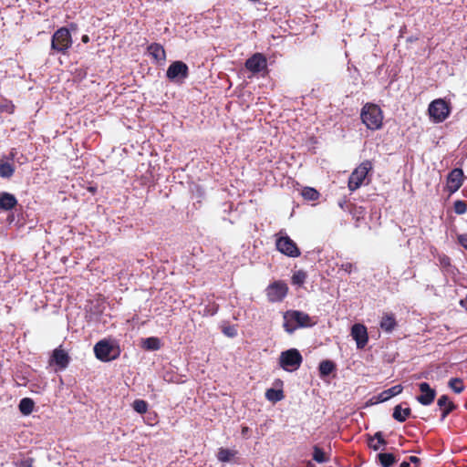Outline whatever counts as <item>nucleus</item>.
Returning <instances> with one entry per match:
<instances>
[{
	"label": "nucleus",
	"mask_w": 467,
	"mask_h": 467,
	"mask_svg": "<svg viewBox=\"0 0 467 467\" xmlns=\"http://www.w3.org/2000/svg\"><path fill=\"white\" fill-rule=\"evenodd\" d=\"M360 118L368 130H377L382 127L383 113L376 104L366 103L361 109Z\"/></svg>",
	"instance_id": "1"
},
{
	"label": "nucleus",
	"mask_w": 467,
	"mask_h": 467,
	"mask_svg": "<svg viewBox=\"0 0 467 467\" xmlns=\"http://www.w3.org/2000/svg\"><path fill=\"white\" fill-rule=\"evenodd\" d=\"M72 46V38L70 32L66 27H61L57 29L51 39V49L61 53L63 55L67 54V51Z\"/></svg>",
	"instance_id": "2"
},
{
	"label": "nucleus",
	"mask_w": 467,
	"mask_h": 467,
	"mask_svg": "<svg viewBox=\"0 0 467 467\" xmlns=\"http://www.w3.org/2000/svg\"><path fill=\"white\" fill-rule=\"evenodd\" d=\"M372 170V163L369 161H365L360 163L350 174L348 179V189L351 192L358 189L364 182L368 173Z\"/></svg>",
	"instance_id": "3"
},
{
	"label": "nucleus",
	"mask_w": 467,
	"mask_h": 467,
	"mask_svg": "<svg viewBox=\"0 0 467 467\" xmlns=\"http://www.w3.org/2000/svg\"><path fill=\"white\" fill-rule=\"evenodd\" d=\"M302 356L296 348L283 351L279 357V364L286 371L296 370L302 363Z\"/></svg>",
	"instance_id": "4"
},
{
	"label": "nucleus",
	"mask_w": 467,
	"mask_h": 467,
	"mask_svg": "<svg viewBox=\"0 0 467 467\" xmlns=\"http://www.w3.org/2000/svg\"><path fill=\"white\" fill-rule=\"evenodd\" d=\"M428 111L431 119L434 122L440 123L444 121L449 117L451 109L445 100L438 99L433 100L429 105Z\"/></svg>",
	"instance_id": "5"
},
{
	"label": "nucleus",
	"mask_w": 467,
	"mask_h": 467,
	"mask_svg": "<svg viewBox=\"0 0 467 467\" xmlns=\"http://www.w3.org/2000/svg\"><path fill=\"white\" fill-rule=\"evenodd\" d=\"M285 318L286 321L284 324V327L289 333H292L296 329L295 327H289L291 322H295L298 327H312L315 324L308 314L296 310L288 311L285 314Z\"/></svg>",
	"instance_id": "6"
},
{
	"label": "nucleus",
	"mask_w": 467,
	"mask_h": 467,
	"mask_svg": "<svg viewBox=\"0 0 467 467\" xmlns=\"http://www.w3.org/2000/svg\"><path fill=\"white\" fill-rule=\"evenodd\" d=\"M189 76L188 66L180 60L173 61L166 71L167 78L177 84H182Z\"/></svg>",
	"instance_id": "7"
},
{
	"label": "nucleus",
	"mask_w": 467,
	"mask_h": 467,
	"mask_svg": "<svg viewBox=\"0 0 467 467\" xmlns=\"http://www.w3.org/2000/svg\"><path fill=\"white\" fill-rule=\"evenodd\" d=\"M265 291L269 302H281L287 295L288 286L283 281H275L270 284Z\"/></svg>",
	"instance_id": "8"
},
{
	"label": "nucleus",
	"mask_w": 467,
	"mask_h": 467,
	"mask_svg": "<svg viewBox=\"0 0 467 467\" xmlns=\"http://www.w3.org/2000/svg\"><path fill=\"white\" fill-rule=\"evenodd\" d=\"M275 245L280 253L289 257H298L301 254L296 244L287 235L278 237Z\"/></svg>",
	"instance_id": "9"
},
{
	"label": "nucleus",
	"mask_w": 467,
	"mask_h": 467,
	"mask_svg": "<svg viewBox=\"0 0 467 467\" xmlns=\"http://www.w3.org/2000/svg\"><path fill=\"white\" fill-rule=\"evenodd\" d=\"M96 358L101 361H109L115 359L118 352L114 347L106 340L99 341L94 347Z\"/></svg>",
	"instance_id": "10"
},
{
	"label": "nucleus",
	"mask_w": 467,
	"mask_h": 467,
	"mask_svg": "<svg viewBox=\"0 0 467 467\" xmlns=\"http://www.w3.org/2000/svg\"><path fill=\"white\" fill-rule=\"evenodd\" d=\"M267 67L265 57L261 53H255L245 62V67L253 74L260 73Z\"/></svg>",
	"instance_id": "11"
},
{
	"label": "nucleus",
	"mask_w": 467,
	"mask_h": 467,
	"mask_svg": "<svg viewBox=\"0 0 467 467\" xmlns=\"http://www.w3.org/2000/svg\"><path fill=\"white\" fill-rule=\"evenodd\" d=\"M351 337L357 343V348H363L368 340L367 327L362 324H354L351 327Z\"/></svg>",
	"instance_id": "12"
},
{
	"label": "nucleus",
	"mask_w": 467,
	"mask_h": 467,
	"mask_svg": "<svg viewBox=\"0 0 467 467\" xmlns=\"http://www.w3.org/2000/svg\"><path fill=\"white\" fill-rule=\"evenodd\" d=\"M463 182V171L462 169L455 168L448 175L447 188L451 193L457 192Z\"/></svg>",
	"instance_id": "13"
},
{
	"label": "nucleus",
	"mask_w": 467,
	"mask_h": 467,
	"mask_svg": "<svg viewBox=\"0 0 467 467\" xmlns=\"http://www.w3.org/2000/svg\"><path fill=\"white\" fill-rule=\"evenodd\" d=\"M419 389L421 392L416 400L424 406L431 404L436 397L435 389H431L429 383L421 382L419 384Z\"/></svg>",
	"instance_id": "14"
},
{
	"label": "nucleus",
	"mask_w": 467,
	"mask_h": 467,
	"mask_svg": "<svg viewBox=\"0 0 467 467\" xmlns=\"http://www.w3.org/2000/svg\"><path fill=\"white\" fill-rule=\"evenodd\" d=\"M17 204L16 196L9 192L0 193V210L9 211L15 208Z\"/></svg>",
	"instance_id": "15"
},
{
	"label": "nucleus",
	"mask_w": 467,
	"mask_h": 467,
	"mask_svg": "<svg viewBox=\"0 0 467 467\" xmlns=\"http://www.w3.org/2000/svg\"><path fill=\"white\" fill-rule=\"evenodd\" d=\"M402 390H403V387L401 385H395V386L380 392L378 395L377 400L379 402H385V401L389 400V399H391L392 397H395V396L400 394L402 392Z\"/></svg>",
	"instance_id": "16"
},
{
	"label": "nucleus",
	"mask_w": 467,
	"mask_h": 467,
	"mask_svg": "<svg viewBox=\"0 0 467 467\" xmlns=\"http://www.w3.org/2000/svg\"><path fill=\"white\" fill-rule=\"evenodd\" d=\"M148 51L150 55L157 61V62H164L166 59V53L163 47L158 43L150 44L148 47Z\"/></svg>",
	"instance_id": "17"
},
{
	"label": "nucleus",
	"mask_w": 467,
	"mask_h": 467,
	"mask_svg": "<svg viewBox=\"0 0 467 467\" xmlns=\"http://www.w3.org/2000/svg\"><path fill=\"white\" fill-rule=\"evenodd\" d=\"M52 360L60 368H66L69 362V357L63 349L56 348L53 351Z\"/></svg>",
	"instance_id": "18"
},
{
	"label": "nucleus",
	"mask_w": 467,
	"mask_h": 467,
	"mask_svg": "<svg viewBox=\"0 0 467 467\" xmlns=\"http://www.w3.org/2000/svg\"><path fill=\"white\" fill-rule=\"evenodd\" d=\"M437 404L442 410L441 420H444L455 408L454 404L449 400V398L446 395L441 396Z\"/></svg>",
	"instance_id": "19"
},
{
	"label": "nucleus",
	"mask_w": 467,
	"mask_h": 467,
	"mask_svg": "<svg viewBox=\"0 0 467 467\" xmlns=\"http://www.w3.org/2000/svg\"><path fill=\"white\" fill-rule=\"evenodd\" d=\"M382 330L385 332L390 333L393 331L395 327L397 326L396 319L393 314H385L379 324Z\"/></svg>",
	"instance_id": "20"
},
{
	"label": "nucleus",
	"mask_w": 467,
	"mask_h": 467,
	"mask_svg": "<svg viewBox=\"0 0 467 467\" xmlns=\"http://www.w3.org/2000/svg\"><path fill=\"white\" fill-rule=\"evenodd\" d=\"M411 410L409 407L402 409L401 405H397L393 410V418L399 422H404L410 415Z\"/></svg>",
	"instance_id": "21"
},
{
	"label": "nucleus",
	"mask_w": 467,
	"mask_h": 467,
	"mask_svg": "<svg viewBox=\"0 0 467 467\" xmlns=\"http://www.w3.org/2000/svg\"><path fill=\"white\" fill-rule=\"evenodd\" d=\"M18 408L23 415L27 416L32 413L35 408V402L30 398H24L20 400Z\"/></svg>",
	"instance_id": "22"
},
{
	"label": "nucleus",
	"mask_w": 467,
	"mask_h": 467,
	"mask_svg": "<svg viewBox=\"0 0 467 467\" xmlns=\"http://www.w3.org/2000/svg\"><path fill=\"white\" fill-rule=\"evenodd\" d=\"M15 172L14 166L4 161H0V176L2 178H10Z\"/></svg>",
	"instance_id": "23"
},
{
	"label": "nucleus",
	"mask_w": 467,
	"mask_h": 467,
	"mask_svg": "<svg viewBox=\"0 0 467 467\" xmlns=\"http://www.w3.org/2000/svg\"><path fill=\"white\" fill-rule=\"evenodd\" d=\"M336 368L334 362L331 360H323L319 364L320 376H328Z\"/></svg>",
	"instance_id": "24"
},
{
	"label": "nucleus",
	"mask_w": 467,
	"mask_h": 467,
	"mask_svg": "<svg viewBox=\"0 0 467 467\" xmlns=\"http://www.w3.org/2000/svg\"><path fill=\"white\" fill-rule=\"evenodd\" d=\"M265 398L272 402H277L284 399V393L281 389H268L265 392Z\"/></svg>",
	"instance_id": "25"
},
{
	"label": "nucleus",
	"mask_w": 467,
	"mask_h": 467,
	"mask_svg": "<svg viewBox=\"0 0 467 467\" xmlns=\"http://www.w3.org/2000/svg\"><path fill=\"white\" fill-rule=\"evenodd\" d=\"M142 347L148 350H158L161 348V342L158 337H147L143 340Z\"/></svg>",
	"instance_id": "26"
},
{
	"label": "nucleus",
	"mask_w": 467,
	"mask_h": 467,
	"mask_svg": "<svg viewBox=\"0 0 467 467\" xmlns=\"http://www.w3.org/2000/svg\"><path fill=\"white\" fill-rule=\"evenodd\" d=\"M236 454V451L225 449V448H220L217 453V458L220 462H228L232 460V458Z\"/></svg>",
	"instance_id": "27"
},
{
	"label": "nucleus",
	"mask_w": 467,
	"mask_h": 467,
	"mask_svg": "<svg viewBox=\"0 0 467 467\" xmlns=\"http://www.w3.org/2000/svg\"><path fill=\"white\" fill-rule=\"evenodd\" d=\"M379 460L383 467H391L395 462V457L391 453H379Z\"/></svg>",
	"instance_id": "28"
},
{
	"label": "nucleus",
	"mask_w": 467,
	"mask_h": 467,
	"mask_svg": "<svg viewBox=\"0 0 467 467\" xmlns=\"http://www.w3.org/2000/svg\"><path fill=\"white\" fill-rule=\"evenodd\" d=\"M449 387L455 392L461 393L464 389L462 379L459 378H452L449 380Z\"/></svg>",
	"instance_id": "29"
},
{
	"label": "nucleus",
	"mask_w": 467,
	"mask_h": 467,
	"mask_svg": "<svg viewBox=\"0 0 467 467\" xmlns=\"http://www.w3.org/2000/svg\"><path fill=\"white\" fill-rule=\"evenodd\" d=\"M302 196L306 200L316 201L319 197V192L314 188L306 187L302 192Z\"/></svg>",
	"instance_id": "30"
},
{
	"label": "nucleus",
	"mask_w": 467,
	"mask_h": 467,
	"mask_svg": "<svg viewBox=\"0 0 467 467\" xmlns=\"http://www.w3.org/2000/svg\"><path fill=\"white\" fill-rule=\"evenodd\" d=\"M132 408L140 414H143L148 410V403L143 400H136L133 401Z\"/></svg>",
	"instance_id": "31"
},
{
	"label": "nucleus",
	"mask_w": 467,
	"mask_h": 467,
	"mask_svg": "<svg viewBox=\"0 0 467 467\" xmlns=\"http://www.w3.org/2000/svg\"><path fill=\"white\" fill-rule=\"evenodd\" d=\"M313 460L318 463L326 462L328 461L325 455V452L318 446L314 447Z\"/></svg>",
	"instance_id": "32"
},
{
	"label": "nucleus",
	"mask_w": 467,
	"mask_h": 467,
	"mask_svg": "<svg viewBox=\"0 0 467 467\" xmlns=\"http://www.w3.org/2000/svg\"><path fill=\"white\" fill-rule=\"evenodd\" d=\"M306 278V274L304 271L300 270V271L296 272L293 275L292 283L294 285H301L305 283Z\"/></svg>",
	"instance_id": "33"
},
{
	"label": "nucleus",
	"mask_w": 467,
	"mask_h": 467,
	"mask_svg": "<svg viewBox=\"0 0 467 467\" xmlns=\"http://www.w3.org/2000/svg\"><path fill=\"white\" fill-rule=\"evenodd\" d=\"M467 211V205L465 202L458 200L454 202V212L457 214H463Z\"/></svg>",
	"instance_id": "34"
},
{
	"label": "nucleus",
	"mask_w": 467,
	"mask_h": 467,
	"mask_svg": "<svg viewBox=\"0 0 467 467\" xmlns=\"http://www.w3.org/2000/svg\"><path fill=\"white\" fill-rule=\"evenodd\" d=\"M339 269L345 271L348 274H350L353 270L356 269L355 265L351 263H343L339 265Z\"/></svg>",
	"instance_id": "35"
},
{
	"label": "nucleus",
	"mask_w": 467,
	"mask_h": 467,
	"mask_svg": "<svg viewBox=\"0 0 467 467\" xmlns=\"http://www.w3.org/2000/svg\"><path fill=\"white\" fill-rule=\"evenodd\" d=\"M224 335L230 337H234L237 335V331L234 327H226L223 329Z\"/></svg>",
	"instance_id": "36"
},
{
	"label": "nucleus",
	"mask_w": 467,
	"mask_h": 467,
	"mask_svg": "<svg viewBox=\"0 0 467 467\" xmlns=\"http://www.w3.org/2000/svg\"><path fill=\"white\" fill-rule=\"evenodd\" d=\"M459 244L467 250V234H459L458 237Z\"/></svg>",
	"instance_id": "37"
},
{
	"label": "nucleus",
	"mask_w": 467,
	"mask_h": 467,
	"mask_svg": "<svg viewBox=\"0 0 467 467\" xmlns=\"http://www.w3.org/2000/svg\"><path fill=\"white\" fill-rule=\"evenodd\" d=\"M375 439H377L379 444H386V441L384 440L383 435L380 431L375 433Z\"/></svg>",
	"instance_id": "38"
},
{
	"label": "nucleus",
	"mask_w": 467,
	"mask_h": 467,
	"mask_svg": "<svg viewBox=\"0 0 467 467\" xmlns=\"http://www.w3.org/2000/svg\"><path fill=\"white\" fill-rule=\"evenodd\" d=\"M410 462L411 463L418 464V463H420V458H418L416 456H410Z\"/></svg>",
	"instance_id": "39"
},
{
	"label": "nucleus",
	"mask_w": 467,
	"mask_h": 467,
	"mask_svg": "<svg viewBox=\"0 0 467 467\" xmlns=\"http://www.w3.org/2000/svg\"><path fill=\"white\" fill-rule=\"evenodd\" d=\"M20 467H32V463L28 460L27 461H24V462H21Z\"/></svg>",
	"instance_id": "40"
},
{
	"label": "nucleus",
	"mask_w": 467,
	"mask_h": 467,
	"mask_svg": "<svg viewBox=\"0 0 467 467\" xmlns=\"http://www.w3.org/2000/svg\"><path fill=\"white\" fill-rule=\"evenodd\" d=\"M380 445H381V444H379L378 442H377V443H375V444L369 443V446H370L374 451H378V450H379Z\"/></svg>",
	"instance_id": "41"
},
{
	"label": "nucleus",
	"mask_w": 467,
	"mask_h": 467,
	"mask_svg": "<svg viewBox=\"0 0 467 467\" xmlns=\"http://www.w3.org/2000/svg\"><path fill=\"white\" fill-rule=\"evenodd\" d=\"M248 431H249V428L248 427L244 426V427L242 428V434H243V436H246Z\"/></svg>",
	"instance_id": "42"
},
{
	"label": "nucleus",
	"mask_w": 467,
	"mask_h": 467,
	"mask_svg": "<svg viewBox=\"0 0 467 467\" xmlns=\"http://www.w3.org/2000/svg\"><path fill=\"white\" fill-rule=\"evenodd\" d=\"M82 42L88 43L89 41V37L87 35H84L81 38Z\"/></svg>",
	"instance_id": "43"
},
{
	"label": "nucleus",
	"mask_w": 467,
	"mask_h": 467,
	"mask_svg": "<svg viewBox=\"0 0 467 467\" xmlns=\"http://www.w3.org/2000/svg\"><path fill=\"white\" fill-rule=\"evenodd\" d=\"M400 467H410V463L407 462H402L400 465Z\"/></svg>",
	"instance_id": "44"
}]
</instances>
